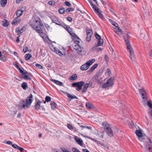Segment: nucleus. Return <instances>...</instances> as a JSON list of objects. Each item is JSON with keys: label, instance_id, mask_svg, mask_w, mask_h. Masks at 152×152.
I'll return each instance as SVG.
<instances>
[{"label": "nucleus", "instance_id": "obj_1", "mask_svg": "<svg viewBox=\"0 0 152 152\" xmlns=\"http://www.w3.org/2000/svg\"><path fill=\"white\" fill-rule=\"evenodd\" d=\"M29 24L31 27L40 36L43 37L45 34L43 33L41 27L43 26L40 18L37 16L34 17L30 21Z\"/></svg>", "mask_w": 152, "mask_h": 152}, {"label": "nucleus", "instance_id": "obj_2", "mask_svg": "<svg viewBox=\"0 0 152 152\" xmlns=\"http://www.w3.org/2000/svg\"><path fill=\"white\" fill-rule=\"evenodd\" d=\"M33 100V96L31 94H30L26 99L19 102L18 106V108L21 110L29 107Z\"/></svg>", "mask_w": 152, "mask_h": 152}, {"label": "nucleus", "instance_id": "obj_3", "mask_svg": "<svg viewBox=\"0 0 152 152\" xmlns=\"http://www.w3.org/2000/svg\"><path fill=\"white\" fill-rule=\"evenodd\" d=\"M73 37L75 38L74 40L75 43L73 46L74 48L75 49L78 54L80 55H84L86 53V51L83 47H81L78 44L80 42V39L79 37L75 34Z\"/></svg>", "mask_w": 152, "mask_h": 152}, {"label": "nucleus", "instance_id": "obj_4", "mask_svg": "<svg viewBox=\"0 0 152 152\" xmlns=\"http://www.w3.org/2000/svg\"><path fill=\"white\" fill-rule=\"evenodd\" d=\"M124 41L126 43V48L128 52H129L130 56L129 57L132 61H134L135 59L134 54V52L130 45L128 38L129 36L127 34L126 35L124 36Z\"/></svg>", "mask_w": 152, "mask_h": 152}, {"label": "nucleus", "instance_id": "obj_5", "mask_svg": "<svg viewBox=\"0 0 152 152\" xmlns=\"http://www.w3.org/2000/svg\"><path fill=\"white\" fill-rule=\"evenodd\" d=\"M102 125L107 134L110 137H113V133L109 124L107 122L104 121L102 123Z\"/></svg>", "mask_w": 152, "mask_h": 152}, {"label": "nucleus", "instance_id": "obj_6", "mask_svg": "<svg viewBox=\"0 0 152 152\" xmlns=\"http://www.w3.org/2000/svg\"><path fill=\"white\" fill-rule=\"evenodd\" d=\"M79 126L80 127L82 128L81 130L82 131V132L83 134H81V135L84 137H86L88 138H90V137L88 136H86V134L88 133V130H91L92 129V127L90 126H88L85 125H82L80 124H78Z\"/></svg>", "mask_w": 152, "mask_h": 152}, {"label": "nucleus", "instance_id": "obj_7", "mask_svg": "<svg viewBox=\"0 0 152 152\" xmlns=\"http://www.w3.org/2000/svg\"><path fill=\"white\" fill-rule=\"evenodd\" d=\"M95 61V59H92L88 61L86 63L83 64L80 67L81 70L82 71L87 70Z\"/></svg>", "mask_w": 152, "mask_h": 152}, {"label": "nucleus", "instance_id": "obj_8", "mask_svg": "<svg viewBox=\"0 0 152 152\" xmlns=\"http://www.w3.org/2000/svg\"><path fill=\"white\" fill-rule=\"evenodd\" d=\"M114 78L113 77H111L109 78L106 83L102 85V87L103 88H106L110 86L112 87L114 84L113 80Z\"/></svg>", "mask_w": 152, "mask_h": 152}, {"label": "nucleus", "instance_id": "obj_9", "mask_svg": "<svg viewBox=\"0 0 152 152\" xmlns=\"http://www.w3.org/2000/svg\"><path fill=\"white\" fill-rule=\"evenodd\" d=\"M84 84V82L80 81L77 83H74L72 84V86L73 87H77L76 90L77 91H79L81 89L82 86Z\"/></svg>", "mask_w": 152, "mask_h": 152}, {"label": "nucleus", "instance_id": "obj_10", "mask_svg": "<svg viewBox=\"0 0 152 152\" xmlns=\"http://www.w3.org/2000/svg\"><path fill=\"white\" fill-rule=\"evenodd\" d=\"M144 151L145 152H152V144H150L148 142L145 143Z\"/></svg>", "mask_w": 152, "mask_h": 152}, {"label": "nucleus", "instance_id": "obj_11", "mask_svg": "<svg viewBox=\"0 0 152 152\" xmlns=\"http://www.w3.org/2000/svg\"><path fill=\"white\" fill-rule=\"evenodd\" d=\"M102 12L98 7L96 6V14L99 16L102 20L104 18L103 15L102 14Z\"/></svg>", "mask_w": 152, "mask_h": 152}, {"label": "nucleus", "instance_id": "obj_12", "mask_svg": "<svg viewBox=\"0 0 152 152\" xmlns=\"http://www.w3.org/2000/svg\"><path fill=\"white\" fill-rule=\"evenodd\" d=\"M87 36L86 40L88 42H89L91 40V36L93 34L92 31L89 29L86 30Z\"/></svg>", "mask_w": 152, "mask_h": 152}, {"label": "nucleus", "instance_id": "obj_13", "mask_svg": "<svg viewBox=\"0 0 152 152\" xmlns=\"http://www.w3.org/2000/svg\"><path fill=\"white\" fill-rule=\"evenodd\" d=\"M21 73L22 76V77L25 79H30V77L29 76V74L26 71H23L22 70V71L20 72Z\"/></svg>", "mask_w": 152, "mask_h": 152}, {"label": "nucleus", "instance_id": "obj_14", "mask_svg": "<svg viewBox=\"0 0 152 152\" xmlns=\"http://www.w3.org/2000/svg\"><path fill=\"white\" fill-rule=\"evenodd\" d=\"M92 82L91 80L89 82V83H86L84 86L83 90L82 91V93H84L86 92L87 90V88L89 86L91 87L92 85Z\"/></svg>", "mask_w": 152, "mask_h": 152}, {"label": "nucleus", "instance_id": "obj_15", "mask_svg": "<svg viewBox=\"0 0 152 152\" xmlns=\"http://www.w3.org/2000/svg\"><path fill=\"white\" fill-rule=\"evenodd\" d=\"M24 30L25 28L24 27L21 29L19 28H17L16 29V32L17 33L18 35H19L23 33Z\"/></svg>", "mask_w": 152, "mask_h": 152}, {"label": "nucleus", "instance_id": "obj_16", "mask_svg": "<svg viewBox=\"0 0 152 152\" xmlns=\"http://www.w3.org/2000/svg\"><path fill=\"white\" fill-rule=\"evenodd\" d=\"M97 40H96V42H97V43L96 44V48L98 46H102L103 43V39Z\"/></svg>", "mask_w": 152, "mask_h": 152}, {"label": "nucleus", "instance_id": "obj_17", "mask_svg": "<svg viewBox=\"0 0 152 152\" xmlns=\"http://www.w3.org/2000/svg\"><path fill=\"white\" fill-rule=\"evenodd\" d=\"M52 20L53 22L56 24L59 25H61V22L59 21L55 16H53L52 17Z\"/></svg>", "mask_w": 152, "mask_h": 152}, {"label": "nucleus", "instance_id": "obj_18", "mask_svg": "<svg viewBox=\"0 0 152 152\" xmlns=\"http://www.w3.org/2000/svg\"><path fill=\"white\" fill-rule=\"evenodd\" d=\"M139 92L140 94V95H141L142 97V98L143 99H145V97L144 96L146 94V93L145 90L143 88L139 89H138Z\"/></svg>", "mask_w": 152, "mask_h": 152}, {"label": "nucleus", "instance_id": "obj_19", "mask_svg": "<svg viewBox=\"0 0 152 152\" xmlns=\"http://www.w3.org/2000/svg\"><path fill=\"white\" fill-rule=\"evenodd\" d=\"M75 139L77 143L80 145H83V140L79 138L77 136L75 137Z\"/></svg>", "mask_w": 152, "mask_h": 152}, {"label": "nucleus", "instance_id": "obj_20", "mask_svg": "<svg viewBox=\"0 0 152 152\" xmlns=\"http://www.w3.org/2000/svg\"><path fill=\"white\" fill-rule=\"evenodd\" d=\"M41 102L40 101H38L36 103L35 107L36 110H38L40 109V108L41 107Z\"/></svg>", "mask_w": 152, "mask_h": 152}, {"label": "nucleus", "instance_id": "obj_21", "mask_svg": "<svg viewBox=\"0 0 152 152\" xmlns=\"http://www.w3.org/2000/svg\"><path fill=\"white\" fill-rule=\"evenodd\" d=\"M50 80L58 85L60 86H62L63 85L62 83L59 81L53 79H51Z\"/></svg>", "mask_w": 152, "mask_h": 152}, {"label": "nucleus", "instance_id": "obj_22", "mask_svg": "<svg viewBox=\"0 0 152 152\" xmlns=\"http://www.w3.org/2000/svg\"><path fill=\"white\" fill-rule=\"evenodd\" d=\"M135 133L138 137L141 138L142 137V134L141 132L139 130H137L136 131Z\"/></svg>", "mask_w": 152, "mask_h": 152}, {"label": "nucleus", "instance_id": "obj_23", "mask_svg": "<svg viewBox=\"0 0 152 152\" xmlns=\"http://www.w3.org/2000/svg\"><path fill=\"white\" fill-rule=\"evenodd\" d=\"M7 0H1L0 3L1 7H4L7 4Z\"/></svg>", "mask_w": 152, "mask_h": 152}, {"label": "nucleus", "instance_id": "obj_24", "mask_svg": "<svg viewBox=\"0 0 152 152\" xmlns=\"http://www.w3.org/2000/svg\"><path fill=\"white\" fill-rule=\"evenodd\" d=\"M103 71V70L102 69V68L100 69H99V72H97L96 73V77H98L99 76H100L102 74Z\"/></svg>", "mask_w": 152, "mask_h": 152}, {"label": "nucleus", "instance_id": "obj_25", "mask_svg": "<svg viewBox=\"0 0 152 152\" xmlns=\"http://www.w3.org/2000/svg\"><path fill=\"white\" fill-rule=\"evenodd\" d=\"M20 19L18 18H16L13 20L12 23L14 24H16L20 22Z\"/></svg>", "mask_w": 152, "mask_h": 152}, {"label": "nucleus", "instance_id": "obj_26", "mask_svg": "<svg viewBox=\"0 0 152 152\" xmlns=\"http://www.w3.org/2000/svg\"><path fill=\"white\" fill-rule=\"evenodd\" d=\"M25 58L26 60H28L32 57V55L29 53L25 55Z\"/></svg>", "mask_w": 152, "mask_h": 152}, {"label": "nucleus", "instance_id": "obj_27", "mask_svg": "<svg viewBox=\"0 0 152 152\" xmlns=\"http://www.w3.org/2000/svg\"><path fill=\"white\" fill-rule=\"evenodd\" d=\"M77 75L76 74H74L69 77V79L70 80H76L77 78Z\"/></svg>", "mask_w": 152, "mask_h": 152}, {"label": "nucleus", "instance_id": "obj_28", "mask_svg": "<svg viewBox=\"0 0 152 152\" xmlns=\"http://www.w3.org/2000/svg\"><path fill=\"white\" fill-rule=\"evenodd\" d=\"M103 132H99L98 133V132L97 133H96V135L97 137L102 138L103 137Z\"/></svg>", "mask_w": 152, "mask_h": 152}, {"label": "nucleus", "instance_id": "obj_29", "mask_svg": "<svg viewBox=\"0 0 152 152\" xmlns=\"http://www.w3.org/2000/svg\"><path fill=\"white\" fill-rule=\"evenodd\" d=\"M65 29L70 34L72 35L71 32L72 31V29L71 28L67 26H65V27H64Z\"/></svg>", "mask_w": 152, "mask_h": 152}, {"label": "nucleus", "instance_id": "obj_30", "mask_svg": "<svg viewBox=\"0 0 152 152\" xmlns=\"http://www.w3.org/2000/svg\"><path fill=\"white\" fill-rule=\"evenodd\" d=\"M50 105L51 107L52 108L53 110H55L56 108V103L54 102H52L50 103Z\"/></svg>", "mask_w": 152, "mask_h": 152}, {"label": "nucleus", "instance_id": "obj_31", "mask_svg": "<svg viewBox=\"0 0 152 152\" xmlns=\"http://www.w3.org/2000/svg\"><path fill=\"white\" fill-rule=\"evenodd\" d=\"M89 2L91 5L92 8L93 9L94 11V12H95V5L93 3V2H92L91 0H88Z\"/></svg>", "mask_w": 152, "mask_h": 152}, {"label": "nucleus", "instance_id": "obj_32", "mask_svg": "<svg viewBox=\"0 0 152 152\" xmlns=\"http://www.w3.org/2000/svg\"><path fill=\"white\" fill-rule=\"evenodd\" d=\"M86 107L88 108L91 109L93 108V106L89 103H87L86 104Z\"/></svg>", "mask_w": 152, "mask_h": 152}, {"label": "nucleus", "instance_id": "obj_33", "mask_svg": "<svg viewBox=\"0 0 152 152\" xmlns=\"http://www.w3.org/2000/svg\"><path fill=\"white\" fill-rule=\"evenodd\" d=\"M23 12L20 10H18L16 13V16L18 17H20L22 15Z\"/></svg>", "mask_w": 152, "mask_h": 152}, {"label": "nucleus", "instance_id": "obj_34", "mask_svg": "<svg viewBox=\"0 0 152 152\" xmlns=\"http://www.w3.org/2000/svg\"><path fill=\"white\" fill-rule=\"evenodd\" d=\"M21 86L24 89H25L27 87V83L26 82L23 83L21 85Z\"/></svg>", "mask_w": 152, "mask_h": 152}, {"label": "nucleus", "instance_id": "obj_35", "mask_svg": "<svg viewBox=\"0 0 152 152\" xmlns=\"http://www.w3.org/2000/svg\"><path fill=\"white\" fill-rule=\"evenodd\" d=\"M66 95L67 97L71 99H72L73 98H75L76 97L75 96H73L72 95L66 93Z\"/></svg>", "mask_w": 152, "mask_h": 152}, {"label": "nucleus", "instance_id": "obj_36", "mask_svg": "<svg viewBox=\"0 0 152 152\" xmlns=\"http://www.w3.org/2000/svg\"><path fill=\"white\" fill-rule=\"evenodd\" d=\"M111 74V72L110 69L109 68L107 69L105 72V74H107L108 76H110Z\"/></svg>", "mask_w": 152, "mask_h": 152}, {"label": "nucleus", "instance_id": "obj_37", "mask_svg": "<svg viewBox=\"0 0 152 152\" xmlns=\"http://www.w3.org/2000/svg\"><path fill=\"white\" fill-rule=\"evenodd\" d=\"M109 21L110 22V23H111V24L114 26L116 27V24L117 25H118L117 24V23L113 20L111 19H110Z\"/></svg>", "mask_w": 152, "mask_h": 152}, {"label": "nucleus", "instance_id": "obj_38", "mask_svg": "<svg viewBox=\"0 0 152 152\" xmlns=\"http://www.w3.org/2000/svg\"><path fill=\"white\" fill-rule=\"evenodd\" d=\"M45 26L46 27V28L49 31H51L52 28L50 27L48 25V24H45Z\"/></svg>", "mask_w": 152, "mask_h": 152}, {"label": "nucleus", "instance_id": "obj_39", "mask_svg": "<svg viewBox=\"0 0 152 152\" xmlns=\"http://www.w3.org/2000/svg\"><path fill=\"white\" fill-rule=\"evenodd\" d=\"M61 149L63 152H70L68 149L64 148H61Z\"/></svg>", "mask_w": 152, "mask_h": 152}, {"label": "nucleus", "instance_id": "obj_40", "mask_svg": "<svg viewBox=\"0 0 152 152\" xmlns=\"http://www.w3.org/2000/svg\"><path fill=\"white\" fill-rule=\"evenodd\" d=\"M96 142L97 144L99 145H101L102 146L104 147V144L100 142L99 141H98L96 140Z\"/></svg>", "mask_w": 152, "mask_h": 152}, {"label": "nucleus", "instance_id": "obj_41", "mask_svg": "<svg viewBox=\"0 0 152 152\" xmlns=\"http://www.w3.org/2000/svg\"><path fill=\"white\" fill-rule=\"evenodd\" d=\"M72 151L73 152H80L77 148H72Z\"/></svg>", "mask_w": 152, "mask_h": 152}, {"label": "nucleus", "instance_id": "obj_42", "mask_svg": "<svg viewBox=\"0 0 152 152\" xmlns=\"http://www.w3.org/2000/svg\"><path fill=\"white\" fill-rule=\"evenodd\" d=\"M147 104L148 106L150 108H152V104L151 103V101L150 100L147 102Z\"/></svg>", "mask_w": 152, "mask_h": 152}, {"label": "nucleus", "instance_id": "obj_43", "mask_svg": "<svg viewBox=\"0 0 152 152\" xmlns=\"http://www.w3.org/2000/svg\"><path fill=\"white\" fill-rule=\"evenodd\" d=\"M96 39H102L101 37L96 32Z\"/></svg>", "mask_w": 152, "mask_h": 152}, {"label": "nucleus", "instance_id": "obj_44", "mask_svg": "<svg viewBox=\"0 0 152 152\" xmlns=\"http://www.w3.org/2000/svg\"><path fill=\"white\" fill-rule=\"evenodd\" d=\"M3 26H7L8 25V23L6 20H4L3 21Z\"/></svg>", "mask_w": 152, "mask_h": 152}, {"label": "nucleus", "instance_id": "obj_45", "mask_svg": "<svg viewBox=\"0 0 152 152\" xmlns=\"http://www.w3.org/2000/svg\"><path fill=\"white\" fill-rule=\"evenodd\" d=\"M65 10L64 8H61L60 9L58 10L60 14H63Z\"/></svg>", "mask_w": 152, "mask_h": 152}, {"label": "nucleus", "instance_id": "obj_46", "mask_svg": "<svg viewBox=\"0 0 152 152\" xmlns=\"http://www.w3.org/2000/svg\"><path fill=\"white\" fill-rule=\"evenodd\" d=\"M104 60H105L106 63H108L109 61V58L107 55H105L104 58Z\"/></svg>", "mask_w": 152, "mask_h": 152}, {"label": "nucleus", "instance_id": "obj_47", "mask_svg": "<svg viewBox=\"0 0 152 152\" xmlns=\"http://www.w3.org/2000/svg\"><path fill=\"white\" fill-rule=\"evenodd\" d=\"M36 66L37 68L39 69H42L43 68V67L40 64H36Z\"/></svg>", "mask_w": 152, "mask_h": 152}, {"label": "nucleus", "instance_id": "obj_48", "mask_svg": "<svg viewBox=\"0 0 152 152\" xmlns=\"http://www.w3.org/2000/svg\"><path fill=\"white\" fill-rule=\"evenodd\" d=\"M46 101L49 102L51 100V98L49 96H46L45 98Z\"/></svg>", "mask_w": 152, "mask_h": 152}, {"label": "nucleus", "instance_id": "obj_49", "mask_svg": "<svg viewBox=\"0 0 152 152\" xmlns=\"http://www.w3.org/2000/svg\"><path fill=\"white\" fill-rule=\"evenodd\" d=\"M48 3L51 5H53L55 4V2L53 1H50L48 2Z\"/></svg>", "mask_w": 152, "mask_h": 152}, {"label": "nucleus", "instance_id": "obj_50", "mask_svg": "<svg viewBox=\"0 0 152 152\" xmlns=\"http://www.w3.org/2000/svg\"><path fill=\"white\" fill-rule=\"evenodd\" d=\"M74 10V9L73 8H69L66 9V11L67 12H69L71 11H72Z\"/></svg>", "mask_w": 152, "mask_h": 152}, {"label": "nucleus", "instance_id": "obj_51", "mask_svg": "<svg viewBox=\"0 0 152 152\" xmlns=\"http://www.w3.org/2000/svg\"><path fill=\"white\" fill-rule=\"evenodd\" d=\"M95 69V64L89 70V71L92 72Z\"/></svg>", "mask_w": 152, "mask_h": 152}, {"label": "nucleus", "instance_id": "obj_52", "mask_svg": "<svg viewBox=\"0 0 152 152\" xmlns=\"http://www.w3.org/2000/svg\"><path fill=\"white\" fill-rule=\"evenodd\" d=\"M26 9V7H22L20 10L23 12L24 11H25Z\"/></svg>", "mask_w": 152, "mask_h": 152}, {"label": "nucleus", "instance_id": "obj_53", "mask_svg": "<svg viewBox=\"0 0 152 152\" xmlns=\"http://www.w3.org/2000/svg\"><path fill=\"white\" fill-rule=\"evenodd\" d=\"M103 49V48H96V52H98L99 51L102 50Z\"/></svg>", "mask_w": 152, "mask_h": 152}, {"label": "nucleus", "instance_id": "obj_54", "mask_svg": "<svg viewBox=\"0 0 152 152\" xmlns=\"http://www.w3.org/2000/svg\"><path fill=\"white\" fill-rule=\"evenodd\" d=\"M67 127L70 129H73V128L72 126L70 124H69L67 125Z\"/></svg>", "mask_w": 152, "mask_h": 152}, {"label": "nucleus", "instance_id": "obj_55", "mask_svg": "<svg viewBox=\"0 0 152 152\" xmlns=\"http://www.w3.org/2000/svg\"><path fill=\"white\" fill-rule=\"evenodd\" d=\"M15 66L19 70L20 72L22 71V70L18 66L17 64L15 65Z\"/></svg>", "mask_w": 152, "mask_h": 152}, {"label": "nucleus", "instance_id": "obj_56", "mask_svg": "<svg viewBox=\"0 0 152 152\" xmlns=\"http://www.w3.org/2000/svg\"><path fill=\"white\" fill-rule=\"evenodd\" d=\"M28 50V48L27 47L24 48L23 49V51L24 53L26 52Z\"/></svg>", "mask_w": 152, "mask_h": 152}, {"label": "nucleus", "instance_id": "obj_57", "mask_svg": "<svg viewBox=\"0 0 152 152\" xmlns=\"http://www.w3.org/2000/svg\"><path fill=\"white\" fill-rule=\"evenodd\" d=\"M65 4L66 6H69V7H70L71 6V4L68 1L65 2Z\"/></svg>", "mask_w": 152, "mask_h": 152}, {"label": "nucleus", "instance_id": "obj_58", "mask_svg": "<svg viewBox=\"0 0 152 152\" xmlns=\"http://www.w3.org/2000/svg\"><path fill=\"white\" fill-rule=\"evenodd\" d=\"M149 113L150 114V117L152 119V109L150 110L149 112Z\"/></svg>", "mask_w": 152, "mask_h": 152}, {"label": "nucleus", "instance_id": "obj_59", "mask_svg": "<svg viewBox=\"0 0 152 152\" xmlns=\"http://www.w3.org/2000/svg\"><path fill=\"white\" fill-rule=\"evenodd\" d=\"M149 56L150 58L152 59V50H151L149 52Z\"/></svg>", "mask_w": 152, "mask_h": 152}, {"label": "nucleus", "instance_id": "obj_60", "mask_svg": "<svg viewBox=\"0 0 152 152\" xmlns=\"http://www.w3.org/2000/svg\"><path fill=\"white\" fill-rule=\"evenodd\" d=\"M116 27L117 28V30L118 31V32H121V30L119 27L116 26Z\"/></svg>", "mask_w": 152, "mask_h": 152}, {"label": "nucleus", "instance_id": "obj_61", "mask_svg": "<svg viewBox=\"0 0 152 152\" xmlns=\"http://www.w3.org/2000/svg\"><path fill=\"white\" fill-rule=\"evenodd\" d=\"M147 140L148 141H149V142H148L150 144H152V141L151 139L149 137H148Z\"/></svg>", "mask_w": 152, "mask_h": 152}, {"label": "nucleus", "instance_id": "obj_62", "mask_svg": "<svg viewBox=\"0 0 152 152\" xmlns=\"http://www.w3.org/2000/svg\"><path fill=\"white\" fill-rule=\"evenodd\" d=\"M6 144L8 145H11L12 144V142L10 141H7L6 142Z\"/></svg>", "mask_w": 152, "mask_h": 152}, {"label": "nucleus", "instance_id": "obj_63", "mask_svg": "<svg viewBox=\"0 0 152 152\" xmlns=\"http://www.w3.org/2000/svg\"><path fill=\"white\" fill-rule=\"evenodd\" d=\"M17 149H19V150H20L21 151H23L24 150L23 148L19 146H18Z\"/></svg>", "mask_w": 152, "mask_h": 152}, {"label": "nucleus", "instance_id": "obj_64", "mask_svg": "<svg viewBox=\"0 0 152 152\" xmlns=\"http://www.w3.org/2000/svg\"><path fill=\"white\" fill-rule=\"evenodd\" d=\"M83 152H90L89 151L86 149H84L82 150Z\"/></svg>", "mask_w": 152, "mask_h": 152}]
</instances>
